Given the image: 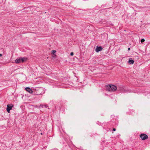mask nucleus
<instances>
[{"label": "nucleus", "instance_id": "5", "mask_svg": "<svg viewBox=\"0 0 150 150\" xmlns=\"http://www.w3.org/2000/svg\"><path fill=\"white\" fill-rule=\"evenodd\" d=\"M43 90L41 88H38L37 89L38 92H37L36 93V94L37 95H40L42 94V93L41 92Z\"/></svg>", "mask_w": 150, "mask_h": 150}, {"label": "nucleus", "instance_id": "12", "mask_svg": "<svg viewBox=\"0 0 150 150\" xmlns=\"http://www.w3.org/2000/svg\"><path fill=\"white\" fill-rule=\"evenodd\" d=\"M43 106H44L45 108H47L48 107V106L46 105H42V107H43Z\"/></svg>", "mask_w": 150, "mask_h": 150}, {"label": "nucleus", "instance_id": "4", "mask_svg": "<svg viewBox=\"0 0 150 150\" xmlns=\"http://www.w3.org/2000/svg\"><path fill=\"white\" fill-rule=\"evenodd\" d=\"M140 137L143 140H145L148 138V136L145 134H142L140 135Z\"/></svg>", "mask_w": 150, "mask_h": 150}, {"label": "nucleus", "instance_id": "8", "mask_svg": "<svg viewBox=\"0 0 150 150\" xmlns=\"http://www.w3.org/2000/svg\"><path fill=\"white\" fill-rule=\"evenodd\" d=\"M25 89L26 91L30 93H31L33 92V91L32 89L28 87H27Z\"/></svg>", "mask_w": 150, "mask_h": 150}, {"label": "nucleus", "instance_id": "15", "mask_svg": "<svg viewBox=\"0 0 150 150\" xmlns=\"http://www.w3.org/2000/svg\"><path fill=\"white\" fill-rule=\"evenodd\" d=\"M130 50V48H128V50Z\"/></svg>", "mask_w": 150, "mask_h": 150}, {"label": "nucleus", "instance_id": "10", "mask_svg": "<svg viewBox=\"0 0 150 150\" xmlns=\"http://www.w3.org/2000/svg\"><path fill=\"white\" fill-rule=\"evenodd\" d=\"M56 52V51L55 50H53L52 51V53L54 54V53Z\"/></svg>", "mask_w": 150, "mask_h": 150}, {"label": "nucleus", "instance_id": "3", "mask_svg": "<svg viewBox=\"0 0 150 150\" xmlns=\"http://www.w3.org/2000/svg\"><path fill=\"white\" fill-rule=\"evenodd\" d=\"M117 90L118 92L122 93L127 92L128 91L124 87L122 86L119 87L117 88Z\"/></svg>", "mask_w": 150, "mask_h": 150}, {"label": "nucleus", "instance_id": "2", "mask_svg": "<svg viewBox=\"0 0 150 150\" xmlns=\"http://www.w3.org/2000/svg\"><path fill=\"white\" fill-rule=\"evenodd\" d=\"M27 58L25 57H19L15 61V63L16 64H18L21 62H23Z\"/></svg>", "mask_w": 150, "mask_h": 150}, {"label": "nucleus", "instance_id": "7", "mask_svg": "<svg viewBox=\"0 0 150 150\" xmlns=\"http://www.w3.org/2000/svg\"><path fill=\"white\" fill-rule=\"evenodd\" d=\"M103 49V48L97 46L96 49V51L97 52L101 51Z\"/></svg>", "mask_w": 150, "mask_h": 150}, {"label": "nucleus", "instance_id": "1", "mask_svg": "<svg viewBox=\"0 0 150 150\" xmlns=\"http://www.w3.org/2000/svg\"><path fill=\"white\" fill-rule=\"evenodd\" d=\"M106 90L109 91H114L117 89V87L113 85H109L106 86Z\"/></svg>", "mask_w": 150, "mask_h": 150}, {"label": "nucleus", "instance_id": "9", "mask_svg": "<svg viewBox=\"0 0 150 150\" xmlns=\"http://www.w3.org/2000/svg\"><path fill=\"white\" fill-rule=\"evenodd\" d=\"M131 59V58H130L128 61V63L129 64H132L134 62V61L133 60Z\"/></svg>", "mask_w": 150, "mask_h": 150}, {"label": "nucleus", "instance_id": "14", "mask_svg": "<svg viewBox=\"0 0 150 150\" xmlns=\"http://www.w3.org/2000/svg\"><path fill=\"white\" fill-rule=\"evenodd\" d=\"M113 130L114 131H115L116 130V129L115 128H113Z\"/></svg>", "mask_w": 150, "mask_h": 150}, {"label": "nucleus", "instance_id": "11", "mask_svg": "<svg viewBox=\"0 0 150 150\" xmlns=\"http://www.w3.org/2000/svg\"><path fill=\"white\" fill-rule=\"evenodd\" d=\"M141 42H144L145 41V40L144 39H141Z\"/></svg>", "mask_w": 150, "mask_h": 150}, {"label": "nucleus", "instance_id": "6", "mask_svg": "<svg viewBox=\"0 0 150 150\" xmlns=\"http://www.w3.org/2000/svg\"><path fill=\"white\" fill-rule=\"evenodd\" d=\"M13 105H7V108H6L7 111L8 112H9L12 109Z\"/></svg>", "mask_w": 150, "mask_h": 150}, {"label": "nucleus", "instance_id": "16", "mask_svg": "<svg viewBox=\"0 0 150 150\" xmlns=\"http://www.w3.org/2000/svg\"><path fill=\"white\" fill-rule=\"evenodd\" d=\"M2 56V55L1 54H0V57L1 56Z\"/></svg>", "mask_w": 150, "mask_h": 150}, {"label": "nucleus", "instance_id": "13", "mask_svg": "<svg viewBox=\"0 0 150 150\" xmlns=\"http://www.w3.org/2000/svg\"><path fill=\"white\" fill-rule=\"evenodd\" d=\"M73 55H74V53H73V52H71V53L70 55L71 56H73Z\"/></svg>", "mask_w": 150, "mask_h": 150}]
</instances>
